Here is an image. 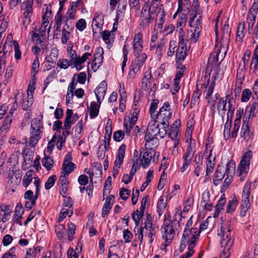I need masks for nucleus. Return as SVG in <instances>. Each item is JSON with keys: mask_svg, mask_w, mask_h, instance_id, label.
<instances>
[{"mask_svg": "<svg viewBox=\"0 0 258 258\" xmlns=\"http://www.w3.org/2000/svg\"><path fill=\"white\" fill-rule=\"evenodd\" d=\"M200 231L197 228H192L190 230H184L182 234L179 250L182 252L188 244L187 252L182 255L181 258H190L194 252V248L200 237Z\"/></svg>", "mask_w": 258, "mask_h": 258, "instance_id": "1", "label": "nucleus"}, {"mask_svg": "<svg viewBox=\"0 0 258 258\" xmlns=\"http://www.w3.org/2000/svg\"><path fill=\"white\" fill-rule=\"evenodd\" d=\"M156 119H152L148 124L145 136V140L146 141L145 148L147 150L153 149V147L150 146V144L152 141L154 142L155 139H157V136L162 139L167 134L168 128H164V126H163V128L160 129L159 127V124H156Z\"/></svg>", "mask_w": 258, "mask_h": 258, "instance_id": "2", "label": "nucleus"}, {"mask_svg": "<svg viewBox=\"0 0 258 258\" xmlns=\"http://www.w3.org/2000/svg\"><path fill=\"white\" fill-rule=\"evenodd\" d=\"M168 217L165 218L164 221L162 228L164 229L162 234V238L166 243H169L171 242L174 236V231L177 229L180 226V221L177 220V217L181 220V213L176 212L174 214L173 220H171Z\"/></svg>", "mask_w": 258, "mask_h": 258, "instance_id": "3", "label": "nucleus"}, {"mask_svg": "<svg viewBox=\"0 0 258 258\" xmlns=\"http://www.w3.org/2000/svg\"><path fill=\"white\" fill-rule=\"evenodd\" d=\"M231 234V230L228 223L222 227L221 232L219 234L221 238L220 244L223 247L220 255V258H228L230 255L229 250L234 242Z\"/></svg>", "mask_w": 258, "mask_h": 258, "instance_id": "4", "label": "nucleus"}, {"mask_svg": "<svg viewBox=\"0 0 258 258\" xmlns=\"http://www.w3.org/2000/svg\"><path fill=\"white\" fill-rule=\"evenodd\" d=\"M196 141L192 140L191 135H190V141L188 143L185 152L184 153L183 159L182 166L180 168L181 172H184L191 164L192 158L196 152Z\"/></svg>", "mask_w": 258, "mask_h": 258, "instance_id": "5", "label": "nucleus"}, {"mask_svg": "<svg viewBox=\"0 0 258 258\" xmlns=\"http://www.w3.org/2000/svg\"><path fill=\"white\" fill-rule=\"evenodd\" d=\"M252 156L251 151L248 150L242 156L237 169V174L240 177L241 180H243L247 174Z\"/></svg>", "mask_w": 258, "mask_h": 258, "instance_id": "6", "label": "nucleus"}, {"mask_svg": "<svg viewBox=\"0 0 258 258\" xmlns=\"http://www.w3.org/2000/svg\"><path fill=\"white\" fill-rule=\"evenodd\" d=\"M202 16L196 17V15H190L189 20V25L194 29L191 30L190 39L194 43L196 42L199 38L202 29Z\"/></svg>", "mask_w": 258, "mask_h": 258, "instance_id": "7", "label": "nucleus"}, {"mask_svg": "<svg viewBox=\"0 0 258 258\" xmlns=\"http://www.w3.org/2000/svg\"><path fill=\"white\" fill-rule=\"evenodd\" d=\"M235 162L232 160L227 163L225 169L223 166L219 165L214 176V184L216 186L219 184L224 177L225 173L229 172L230 170L233 171L235 169Z\"/></svg>", "mask_w": 258, "mask_h": 258, "instance_id": "8", "label": "nucleus"}, {"mask_svg": "<svg viewBox=\"0 0 258 258\" xmlns=\"http://www.w3.org/2000/svg\"><path fill=\"white\" fill-rule=\"evenodd\" d=\"M172 111L170 107V104L168 102L164 103V105L160 109L159 112L155 115L164 128L169 127V120L171 116Z\"/></svg>", "mask_w": 258, "mask_h": 258, "instance_id": "9", "label": "nucleus"}, {"mask_svg": "<svg viewBox=\"0 0 258 258\" xmlns=\"http://www.w3.org/2000/svg\"><path fill=\"white\" fill-rule=\"evenodd\" d=\"M250 187V183L246 182L243 188L242 202L240 206V211L239 214L241 217H243L246 216V213L250 207V204L249 200Z\"/></svg>", "mask_w": 258, "mask_h": 258, "instance_id": "10", "label": "nucleus"}, {"mask_svg": "<svg viewBox=\"0 0 258 258\" xmlns=\"http://www.w3.org/2000/svg\"><path fill=\"white\" fill-rule=\"evenodd\" d=\"M146 59L147 55L145 53H142L141 55L136 56V58L132 61L128 73L130 78L133 79L135 77L137 73L144 65Z\"/></svg>", "mask_w": 258, "mask_h": 258, "instance_id": "11", "label": "nucleus"}, {"mask_svg": "<svg viewBox=\"0 0 258 258\" xmlns=\"http://www.w3.org/2000/svg\"><path fill=\"white\" fill-rule=\"evenodd\" d=\"M62 203V208L61 209L58 221H62L67 215L69 217H71L73 214V201L70 197H66Z\"/></svg>", "mask_w": 258, "mask_h": 258, "instance_id": "12", "label": "nucleus"}, {"mask_svg": "<svg viewBox=\"0 0 258 258\" xmlns=\"http://www.w3.org/2000/svg\"><path fill=\"white\" fill-rule=\"evenodd\" d=\"M103 49L101 47H98L96 50L94 58L91 63L92 69L96 72L102 65L103 60Z\"/></svg>", "mask_w": 258, "mask_h": 258, "instance_id": "13", "label": "nucleus"}, {"mask_svg": "<svg viewBox=\"0 0 258 258\" xmlns=\"http://www.w3.org/2000/svg\"><path fill=\"white\" fill-rule=\"evenodd\" d=\"M24 4L25 5V7L23 9L24 11L23 13L24 20H23V23L24 25H27L31 22V17L32 15L33 11V0H28L26 2H24Z\"/></svg>", "mask_w": 258, "mask_h": 258, "instance_id": "14", "label": "nucleus"}, {"mask_svg": "<svg viewBox=\"0 0 258 258\" xmlns=\"http://www.w3.org/2000/svg\"><path fill=\"white\" fill-rule=\"evenodd\" d=\"M24 4L25 5V7L23 9L24 11L23 13L24 20H23V23L24 25H27L31 22V17L32 15L33 11V0H28L26 2H24Z\"/></svg>", "mask_w": 258, "mask_h": 258, "instance_id": "15", "label": "nucleus"}, {"mask_svg": "<svg viewBox=\"0 0 258 258\" xmlns=\"http://www.w3.org/2000/svg\"><path fill=\"white\" fill-rule=\"evenodd\" d=\"M248 118L246 116H244L243 118V124L241 128L240 136L243 138L244 140L248 142L249 140L251 139L253 136L252 132L250 131Z\"/></svg>", "mask_w": 258, "mask_h": 258, "instance_id": "16", "label": "nucleus"}, {"mask_svg": "<svg viewBox=\"0 0 258 258\" xmlns=\"http://www.w3.org/2000/svg\"><path fill=\"white\" fill-rule=\"evenodd\" d=\"M34 184L35 187V199L33 201H26L25 206L28 210L32 208L36 205V200H37L40 194V181L38 177H34Z\"/></svg>", "mask_w": 258, "mask_h": 258, "instance_id": "17", "label": "nucleus"}, {"mask_svg": "<svg viewBox=\"0 0 258 258\" xmlns=\"http://www.w3.org/2000/svg\"><path fill=\"white\" fill-rule=\"evenodd\" d=\"M142 34L141 33L136 34L134 38L133 49L135 56L141 55L143 49Z\"/></svg>", "mask_w": 258, "mask_h": 258, "instance_id": "18", "label": "nucleus"}, {"mask_svg": "<svg viewBox=\"0 0 258 258\" xmlns=\"http://www.w3.org/2000/svg\"><path fill=\"white\" fill-rule=\"evenodd\" d=\"M140 19L143 27L148 26L154 19L152 14L145 8V5L142 8Z\"/></svg>", "mask_w": 258, "mask_h": 258, "instance_id": "19", "label": "nucleus"}, {"mask_svg": "<svg viewBox=\"0 0 258 258\" xmlns=\"http://www.w3.org/2000/svg\"><path fill=\"white\" fill-rule=\"evenodd\" d=\"M72 159V157L71 153H67L65 156L62 167V170H64L67 174H70L76 168V165L71 161Z\"/></svg>", "mask_w": 258, "mask_h": 258, "instance_id": "20", "label": "nucleus"}, {"mask_svg": "<svg viewBox=\"0 0 258 258\" xmlns=\"http://www.w3.org/2000/svg\"><path fill=\"white\" fill-rule=\"evenodd\" d=\"M186 50L187 48L185 44L182 42H179L176 51V62L177 63H179V65H181L180 62L185 59L187 55Z\"/></svg>", "mask_w": 258, "mask_h": 258, "instance_id": "21", "label": "nucleus"}, {"mask_svg": "<svg viewBox=\"0 0 258 258\" xmlns=\"http://www.w3.org/2000/svg\"><path fill=\"white\" fill-rule=\"evenodd\" d=\"M222 36L221 40L222 46L225 48L227 47L229 43L230 36V29L228 24L224 25L222 28Z\"/></svg>", "mask_w": 258, "mask_h": 258, "instance_id": "22", "label": "nucleus"}, {"mask_svg": "<svg viewBox=\"0 0 258 258\" xmlns=\"http://www.w3.org/2000/svg\"><path fill=\"white\" fill-rule=\"evenodd\" d=\"M107 83L105 81H102L97 87L95 93L98 103L104 98L107 89Z\"/></svg>", "mask_w": 258, "mask_h": 258, "instance_id": "23", "label": "nucleus"}, {"mask_svg": "<svg viewBox=\"0 0 258 258\" xmlns=\"http://www.w3.org/2000/svg\"><path fill=\"white\" fill-rule=\"evenodd\" d=\"M126 146L124 144H122L119 147L117 151V154L114 162V167L115 168H119L123 163V159L125 155Z\"/></svg>", "mask_w": 258, "mask_h": 258, "instance_id": "24", "label": "nucleus"}, {"mask_svg": "<svg viewBox=\"0 0 258 258\" xmlns=\"http://www.w3.org/2000/svg\"><path fill=\"white\" fill-rule=\"evenodd\" d=\"M180 125L179 120H176L175 122L171 125L170 131L168 133V137L171 140L179 139L180 135H179L178 127Z\"/></svg>", "mask_w": 258, "mask_h": 258, "instance_id": "25", "label": "nucleus"}, {"mask_svg": "<svg viewBox=\"0 0 258 258\" xmlns=\"http://www.w3.org/2000/svg\"><path fill=\"white\" fill-rule=\"evenodd\" d=\"M31 136L29 139V145L31 147H34L39 139H41L42 132L41 129H37V130H31Z\"/></svg>", "mask_w": 258, "mask_h": 258, "instance_id": "26", "label": "nucleus"}, {"mask_svg": "<svg viewBox=\"0 0 258 258\" xmlns=\"http://www.w3.org/2000/svg\"><path fill=\"white\" fill-rule=\"evenodd\" d=\"M257 113H258V102H255L249 108L246 109L244 116L248 117L249 121L250 118L254 117L256 115Z\"/></svg>", "mask_w": 258, "mask_h": 258, "instance_id": "27", "label": "nucleus"}, {"mask_svg": "<svg viewBox=\"0 0 258 258\" xmlns=\"http://www.w3.org/2000/svg\"><path fill=\"white\" fill-rule=\"evenodd\" d=\"M137 117L135 116H133L131 119L128 121L125 119L124 120V131L125 135L127 136L130 135L131 130L135 126L137 121Z\"/></svg>", "mask_w": 258, "mask_h": 258, "instance_id": "28", "label": "nucleus"}, {"mask_svg": "<svg viewBox=\"0 0 258 258\" xmlns=\"http://www.w3.org/2000/svg\"><path fill=\"white\" fill-rule=\"evenodd\" d=\"M152 158V154L151 151H146L143 153L140 159V164L143 168H146L149 166Z\"/></svg>", "mask_w": 258, "mask_h": 258, "instance_id": "29", "label": "nucleus"}, {"mask_svg": "<svg viewBox=\"0 0 258 258\" xmlns=\"http://www.w3.org/2000/svg\"><path fill=\"white\" fill-rule=\"evenodd\" d=\"M152 76L150 70L147 71L144 74L142 81V88L144 90H148L151 84V80Z\"/></svg>", "mask_w": 258, "mask_h": 258, "instance_id": "30", "label": "nucleus"}, {"mask_svg": "<svg viewBox=\"0 0 258 258\" xmlns=\"http://www.w3.org/2000/svg\"><path fill=\"white\" fill-rule=\"evenodd\" d=\"M91 55V54L90 52H85L81 57L78 56V57H77V59L75 60L76 64L75 66V68L77 71H80L82 70V64L85 62Z\"/></svg>", "mask_w": 258, "mask_h": 258, "instance_id": "31", "label": "nucleus"}, {"mask_svg": "<svg viewBox=\"0 0 258 258\" xmlns=\"http://www.w3.org/2000/svg\"><path fill=\"white\" fill-rule=\"evenodd\" d=\"M76 62L66 58L59 59L57 62V66L60 69H67L70 66L75 68Z\"/></svg>", "mask_w": 258, "mask_h": 258, "instance_id": "32", "label": "nucleus"}, {"mask_svg": "<svg viewBox=\"0 0 258 258\" xmlns=\"http://www.w3.org/2000/svg\"><path fill=\"white\" fill-rule=\"evenodd\" d=\"M23 212L24 210L22 205L21 203L18 204L15 209L13 220L20 225H22L21 221L19 220L20 215H22Z\"/></svg>", "mask_w": 258, "mask_h": 258, "instance_id": "33", "label": "nucleus"}, {"mask_svg": "<svg viewBox=\"0 0 258 258\" xmlns=\"http://www.w3.org/2000/svg\"><path fill=\"white\" fill-rule=\"evenodd\" d=\"M165 12L163 9H161V8L158 11V13L157 14V19L156 22L157 24L156 26L158 29H161L163 28V26L165 21Z\"/></svg>", "mask_w": 258, "mask_h": 258, "instance_id": "34", "label": "nucleus"}, {"mask_svg": "<svg viewBox=\"0 0 258 258\" xmlns=\"http://www.w3.org/2000/svg\"><path fill=\"white\" fill-rule=\"evenodd\" d=\"M226 203V199L225 195L223 194L221 197L220 199L218 201L217 204L215 206V210L214 213V217H217L219 216V215L221 211L223 209L224 205Z\"/></svg>", "mask_w": 258, "mask_h": 258, "instance_id": "35", "label": "nucleus"}, {"mask_svg": "<svg viewBox=\"0 0 258 258\" xmlns=\"http://www.w3.org/2000/svg\"><path fill=\"white\" fill-rule=\"evenodd\" d=\"M112 134V128L111 127L109 126H107L105 127V134L104 136V139L103 141V144H104V148L106 150L109 149L110 146V141L111 137Z\"/></svg>", "mask_w": 258, "mask_h": 258, "instance_id": "36", "label": "nucleus"}, {"mask_svg": "<svg viewBox=\"0 0 258 258\" xmlns=\"http://www.w3.org/2000/svg\"><path fill=\"white\" fill-rule=\"evenodd\" d=\"M101 104V101L98 104L95 102H92L90 104V116L91 118L97 117L99 111V108Z\"/></svg>", "mask_w": 258, "mask_h": 258, "instance_id": "37", "label": "nucleus"}, {"mask_svg": "<svg viewBox=\"0 0 258 258\" xmlns=\"http://www.w3.org/2000/svg\"><path fill=\"white\" fill-rule=\"evenodd\" d=\"M103 15L101 13H96L93 19L92 25L97 28H101L103 25Z\"/></svg>", "mask_w": 258, "mask_h": 258, "instance_id": "38", "label": "nucleus"}, {"mask_svg": "<svg viewBox=\"0 0 258 258\" xmlns=\"http://www.w3.org/2000/svg\"><path fill=\"white\" fill-rule=\"evenodd\" d=\"M187 19L186 15L182 14L180 16L179 19L177 21L176 28L179 29V32L181 34H182V29L186 26Z\"/></svg>", "mask_w": 258, "mask_h": 258, "instance_id": "39", "label": "nucleus"}, {"mask_svg": "<svg viewBox=\"0 0 258 258\" xmlns=\"http://www.w3.org/2000/svg\"><path fill=\"white\" fill-rule=\"evenodd\" d=\"M33 173L34 172L32 170H29L24 176L22 182L24 187H27L28 185L32 182V179L33 178Z\"/></svg>", "mask_w": 258, "mask_h": 258, "instance_id": "40", "label": "nucleus"}, {"mask_svg": "<svg viewBox=\"0 0 258 258\" xmlns=\"http://www.w3.org/2000/svg\"><path fill=\"white\" fill-rule=\"evenodd\" d=\"M256 17V15H254V14H248L247 15V22L248 24V33L249 34H250L252 32Z\"/></svg>", "mask_w": 258, "mask_h": 258, "instance_id": "41", "label": "nucleus"}, {"mask_svg": "<svg viewBox=\"0 0 258 258\" xmlns=\"http://www.w3.org/2000/svg\"><path fill=\"white\" fill-rule=\"evenodd\" d=\"M159 102V100L158 99H155L153 100L151 104L150 107V113L151 119L153 120L157 119V116H155V115L156 114L155 112L158 107Z\"/></svg>", "mask_w": 258, "mask_h": 258, "instance_id": "42", "label": "nucleus"}, {"mask_svg": "<svg viewBox=\"0 0 258 258\" xmlns=\"http://www.w3.org/2000/svg\"><path fill=\"white\" fill-rule=\"evenodd\" d=\"M245 24L244 22L239 23L237 29V40L240 41L244 37L245 33Z\"/></svg>", "mask_w": 258, "mask_h": 258, "instance_id": "43", "label": "nucleus"}, {"mask_svg": "<svg viewBox=\"0 0 258 258\" xmlns=\"http://www.w3.org/2000/svg\"><path fill=\"white\" fill-rule=\"evenodd\" d=\"M145 8L151 13L152 15L155 13H158L160 8L163 9L162 5L159 7V5L155 2H151L150 6H148V4H145Z\"/></svg>", "mask_w": 258, "mask_h": 258, "instance_id": "44", "label": "nucleus"}, {"mask_svg": "<svg viewBox=\"0 0 258 258\" xmlns=\"http://www.w3.org/2000/svg\"><path fill=\"white\" fill-rule=\"evenodd\" d=\"M203 84L201 83H199L198 82L196 86V90H195L192 94V99H191V103H194L195 104L197 102H198L199 100V97L201 95V93L200 91V88H202Z\"/></svg>", "mask_w": 258, "mask_h": 258, "instance_id": "45", "label": "nucleus"}, {"mask_svg": "<svg viewBox=\"0 0 258 258\" xmlns=\"http://www.w3.org/2000/svg\"><path fill=\"white\" fill-rule=\"evenodd\" d=\"M43 127V124L42 118L39 119L35 118L31 120V129L33 130H37V129H41Z\"/></svg>", "mask_w": 258, "mask_h": 258, "instance_id": "46", "label": "nucleus"}, {"mask_svg": "<svg viewBox=\"0 0 258 258\" xmlns=\"http://www.w3.org/2000/svg\"><path fill=\"white\" fill-rule=\"evenodd\" d=\"M227 102L228 103V115L230 114L234 113V111L235 110V100L233 98H230L228 97V95L226 96Z\"/></svg>", "mask_w": 258, "mask_h": 258, "instance_id": "47", "label": "nucleus"}, {"mask_svg": "<svg viewBox=\"0 0 258 258\" xmlns=\"http://www.w3.org/2000/svg\"><path fill=\"white\" fill-rule=\"evenodd\" d=\"M53 160L50 157L45 156L42 160V165L46 168L47 170H49L53 166Z\"/></svg>", "mask_w": 258, "mask_h": 258, "instance_id": "48", "label": "nucleus"}, {"mask_svg": "<svg viewBox=\"0 0 258 258\" xmlns=\"http://www.w3.org/2000/svg\"><path fill=\"white\" fill-rule=\"evenodd\" d=\"M238 205V201L236 199H233L229 201L227 206L226 211L228 213H231L233 212Z\"/></svg>", "mask_w": 258, "mask_h": 258, "instance_id": "49", "label": "nucleus"}, {"mask_svg": "<svg viewBox=\"0 0 258 258\" xmlns=\"http://www.w3.org/2000/svg\"><path fill=\"white\" fill-rule=\"evenodd\" d=\"M12 121V117L10 115H7L5 117L3 121V125L1 126L0 128V130L1 131V132H3L8 130L11 126Z\"/></svg>", "mask_w": 258, "mask_h": 258, "instance_id": "50", "label": "nucleus"}, {"mask_svg": "<svg viewBox=\"0 0 258 258\" xmlns=\"http://www.w3.org/2000/svg\"><path fill=\"white\" fill-rule=\"evenodd\" d=\"M32 39L33 42L37 45H44V41H45V38H40L39 34L32 32Z\"/></svg>", "mask_w": 258, "mask_h": 258, "instance_id": "51", "label": "nucleus"}, {"mask_svg": "<svg viewBox=\"0 0 258 258\" xmlns=\"http://www.w3.org/2000/svg\"><path fill=\"white\" fill-rule=\"evenodd\" d=\"M166 206V203L165 202L163 197H161L157 203V212L159 215L162 214Z\"/></svg>", "mask_w": 258, "mask_h": 258, "instance_id": "52", "label": "nucleus"}, {"mask_svg": "<svg viewBox=\"0 0 258 258\" xmlns=\"http://www.w3.org/2000/svg\"><path fill=\"white\" fill-rule=\"evenodd\" d=\"M241 121L239 119H235L234 121V126L231 133V137L233 138L236 137L240 126Z\"/></svg>", "mask_w": 258, "mask_h": 258, "instance_id": "53", "label": "nucleus"}, {"mask_svg": "<svg viewBox=\"0 0 258 258\" xmlns=\"http://www.w3.org/2000/svg\"><path fill=\"white\" fill-rule=\"evenodd\" d=\"M114 202V197L113 195L109 196L106 199L105 203H104L103 208L108 210H110L111 208V205Z\"/></svg>", "mask_w": 258, "mask_h": 258, "instance_id": "54", "label": "nucleus"}, {"mask_svg": "<svg viewBox=\"0 0 258 258\" xmlns=\"http://www.w3.org/2000/svg\"><path fill=\"white\" fill-rule=\"evenodd\" d=\"M57 139V136L56 135V134H54L50 141L48 142L47 148V152L48 153H51L56 144Z\"/></svg>", "mask_w": 258, "mask_h": 258, "instance_id": "55", "label": "nucleus"}, {"mask_svg": "<svg viewBox=\"0 0 258 258\" xmlns=\"http://www.w3.org/2000/svg\"><path fill=\"white\" fill-rule=\"evenodd\" d=\"M68 239L69 241H71L73 240L74 238V235L75 234L76 226L72 223H68Z\"/></svg>", "mask_w": 258, "mask_h": 258, "instance_id": "56", "label": "nucleus"}, {"mask_svg": "<svg viewBox=\"0 0 258 258\" xmlns=\"http://www.w3.org/2000/svg\"><path fill=\"white\" fill-rule=\"evenodd\" d=\"M56 179V176L55 175H53L50 176L45 184V188L48 190L51 188L54 184L55 181Z\"/></svg>", "mask_w": 258, "mask_h": 258, "instance_id": "57", "label": "nucleus"}, {"mask_svg": "<svg viewBox=\"0 0 258 258\" xmlns=\"http://www.w3.org/2000/svg\"><path fill=\"white\" fill-rule=\"evenodd\" d=\"M124 134H125V132L121 130L115 131L113 133V138L116 142H120L123 139Z\"/></svg>", "mask_w": 258, "mask_h": 258, "instance_id": "58", "label": "nucleus"}, {"mask_svg": "<svg viewBox=\"0 0 258 258\" xmlns=\"http://www.w3.org/2000/svg\"><path fill=\"white\" fill-rule=\"evenodd\" d=\"M251 95V91L249 89H245L243 90L241 100L242 102H247L249 100Z\"/></svg>", "mask_w": 258, "mask_h": 258, "instance_id": "59", "label": "nucleus"}, {"mask_svg": "<svg viewBox=\"0 0 258 258\" xmlns=\"http://www.w3.org/2000/svg\"><path fill=\"white\" fill-rule=\"evenodd\" d=\"M134 232L136 236L138 235V239L140 241V243H142L143 239V232H144V228L142 227H135L134 228Z\"/></svg>", "mask_w": 258, "mask_h": 258, "instance_id": "60", "label": "nucleus"}, {"mask_svg": "<svg viewBox=\"0 0 258 258\" xmlns=\"http://www.w3.org/2000/svg\"><path fill=\"white\" fill-rule=\"evenodd\" d=\"M103 144L100 145L98 147L97 152V158L98 160H102L105 157V152L108 151L109 150H106V149L102 148Z\"/></svg>", "mask_w": 258, "mask_h": 258, "instance_id": "61", "label": "nucleus"}, {"mask_svg": "<svg viewBox=\"0 0 258 258\" xmlns=\"http://www.w3.org/2000/svg\"><path fill=\"white\" fill-rule=\"evenodd\" d=\"M123 237L124 239V241L125 243H129L131 241L133 234L131 231H129L128 229H124L123 231Z\"/></svg>", "mask_w": 258, "mask_h": 258, "instance_id": "62", "label": "nucleus"}, {"mask_svg": "<svg viewBox=\"0 0 258 258\" xmlns=\"http://www.w3.org/2000/svg\"><path fill=\"white\" fill-rule=\"evenodd\" d=\"M23 157L24 162L26 164H30L31 163L33 160V155L32 152L28 151L26 153H24Z\"/></svg>", "mask_w": 258, "mask_h": 258, "instance_id": "63", "label": "nucleus"}, {"mask_svg": "<svg viewBox=\"0 0 258 258\" xmlns=\"http://www.w3.org/2000/svg\"><path fill=\"white\" fill-rule=\"evenodd\" d=\"M76 27L80 31H83L86 27V22L85 19H81L76 23Z\"/></svg>", "mask_w": 258, "mask_h": 258, "instance_id": "64", "label": "nucleus"}]
</instances>
